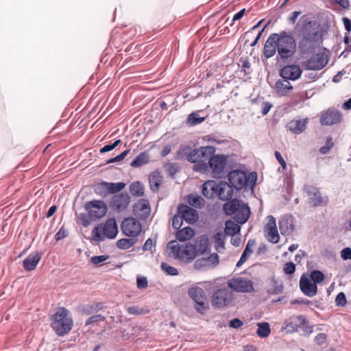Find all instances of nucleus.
<instances>
[{
  "instance_id": "nucleus-1",
  "label": "nucleus",
  "mask_w": 351,
  "mask_h": 351,
  "mask_svg": "<svg viewBox=\"0 0 351 351\" xmlns=\"http://www.w3.org/2000/svg\"><path fill=\"white\" fill-rule=\"evenodd\" d=\"M294 29L297 32L296 42L292 32L281 31L276 33L278 54L282 60L293 56L297 47L300 53L309 55L315 53L323 42L324 31L321 24L308 14L302 15Z\"/></svg>"
},
{
  "instance_id": "nucleus-2",
  "label": "nucleus",
  "mask_w": 351,
  "mask_h": 351,
  "mask_svg": "<svg viewBox=\"0 0 351 351\" xmlns=\"http://www.w3.org/2000/svg\"><path fill=\"white\" fill-rule=\"evenodd\" d=\"M51 326L58 336L68 334L73 326L70 311L64 307L58 308L51 317Z\"/></svg>"
},
{
  "instance_id": "nucleus-3",
  "label": "nucleus",
  "mask_w": 351,
  "mask_h": 351,
  "mask_svg": "<svg viewBox=\"0 0 351 351\" xmlns=\"http://www.w3.org/2000/svg\"><path fill=\"white\" fill-rule=\"evenodd\" d=\"M225 213L233 216L234 221L240 224L245 223L250 215V209L248 205L234 198L226 202L223 206Z\"/></svg>"
},
{
  "instance_id": "nucleus-4",
  "label": "nucleus",
  "mask_w": 351,
  "mask_h": 351,
  "mask_svg": "<svg viewBox=\"0 0 351 351\" xmlns=\"http://www.w3.org/2000/svg\"><path fill=\"white\" fill-rule=\"evenodd\" d=\"M229 183L236 189L241 190L247 186L253 188L257 180L256 172L250 174L240 170H232L228 174Z\"/></svg>"
},
{
  "instance_id": "nucleus-5",
  "label": "nucleus",
  "mask_w": 351,
  "mask_h": 351,
  "mask_svg": "<svg viewBox=\"0 0 351 351\" xmlns=\"http://www.w3.org/2000/svg\"><path fill=\"white\" fill-rule=\"evenodd\" d=\"M118 233V226L114 218L107 219L104 223L97 225L92 231L95 241L100 242L105 239H112Z\"/></svg>"
},
{
  "instance_id": "nucleus-6",
  "label": "nucleus",
  "mask_w": 351,
  "mask_h": 351,
  "mask_svg": "<svg viewBox=\"0 0 351 351\" xmlns=\"http://www.w3.org/2000/svg\"><path fill=\"white\" fill-rule=\"evenodd\" d=\"M233 295L229 287H223L214 291L211 303L215 308L228 306L232 301Z\"/></svg>"
},
{
  "instance_id": "nucleus-7",
  "label": "nucleus",
  "mask_w": 351,
  "mask_h": 351,
  "mask_svg": "<svg viewBox=\"0 0 351 351\" xmlns=\"http://www.w3.org/2000/svg\"><path fill=\"white\" fill-rule=\"evenodd\" d=\"M189 295L195 302V308L198 313H204V310L208 308L207 297L204 290L197 286L189 289Z\"/></svg>"
},
{
  "instance_id": "nucleus-8",
  "label": "nucleus",
  "mask_w": 351,
  "mask_h": 351,
  "mask_svg": "<svg viewBox=\"0 0 351 351\" xmlns=\"http://www.w3.org/2000/svg\"><path fill=\"white\" fill-rule=\"evenodd\" d=\"M90 219H100L105 216L108 211L106 203L101 200H93L85 204Z\"/></svg>"
},
{
  "instance_id": "nucleus-9",
  "label": "nucleus",
  "mask_w": 351,
  "mask_h": 351,
  "mask_svg": "<svg viewBox=\"0 0 351 351\" xmlns=\"http://www.w3.org/2000/svg\"><path fill=\"white\" fill-rule=\"evenodd\" d=\"M121 230L125 236L137 238L141 232V224L134 218H125L121 223Z\"/></svg>"
},
{
  "instance_id": "nucleus-10",
  "label": "nucleus",
  "mask_w": 351,
  "mask_h": 351,
  "mask_svg": "<svg viewBox=\"0 0 351 351\" xmlns=\"http://www.w3.org/2000/svg\"><path fill=\"white\" fill-rule=\"evenodd\" d=\"M308 59L305 63V69L309 71L321 70L323 69L328 62V56L322 52L317 53Z\"/></svg>"
},
{
  "instance_id": "nucleus-11",
  "label": "nucleus",
  "mask_w": 351,
  "mask_h": 351,
  "mask_svg": "<svg viewBox=\"0 0 351 351\" xmlns=\"http://www.w3.org/2000/svg\"><path fill=\"white\" fill-rule=\"evenodd\" d=\"M227 164V157L224 155H215L208 162L209 167L212 170L213 177L221 178L223 174L224 169Z\"/></svg>"
},
{
  "instance_id": "nucleus-12",
  "label": "nucleus",
  "mask_w": 351,
  "mask_h": 351,
  "mask_svg": "<svg viewBox=\"0 0 351 351\" xmlns=\"http://www.w3.org/2000/svg\"><path fill=\"white\" fill-rule=\"evenodd\" d=\"M228 287L237 292L247 293L251 292L253 287V282L243 278H232L228 281Z\"/></svg>"
},
{
  "instance_id": "nucleus-13",
  "label": "nucleus",
  "mask_w": 351,
  "mask_h": 351,
  "mask_svg": "<svg viewBox=\"0 0 351 351\" xmlns=\"http://www.w3.org/2000/svg\"><path fill=\"white\" fill-rule=\"evenodd\" d=\"M302 73V69L297 64L286 65L280 71V76L288 81H295L301 77Z\"/></svg>"
},
{
  "instance_id": "nucleus-14",
  "label": "nucleus",
  "mask_w": 351,
  "mask_h": 351,
  "mask_svg": "<svg viewBox=\"0 0 351 351\" xmlns=\"http://www.w3.org/2000/svg\"><path fill=\"white\" fill-rule=\"evenodd\" d=\"M265 229L267 231V240L274 244L278 243L280 237L276 227V219L272 215L267 217Z\"/></svg>"
},
{
  "instance_id": "nucleus-15",
  "label": "nucleus",
  "mask_w": 351,
  "mask_h": 351,
  "mask_svg": "<svg viewBox=\"0 0 351 351\" xmlns=\"http://www.w3.org/2000/svg\"><path fill=\"white\" fill-rule=\"evenodd\" d=\"M178 213L181 215L182 219L189 224L194 223L198 219L197 211L187 205H180L178 207Z\"/></svg>"
},
{
  "instance_id": "nucleus-16",
  "label": "nucleus",
  "mask_w": 351,
  "mask_h": 351,
  "mask_svg": "<svg viewBox=\"0 0 351 351\" xmlns=\"http://www.w3.org/2000/svg\"><path fill=\"white\" fill-rule=\"evenodd\" d=\"M278 225L281 234L289 236L295 229L294 218L291 215H286L280 219Z\"/></svg>"
},
{
  "instance_id": "nucleus-17",
  "label": "nucleus",
  "mask_w": 351,
  "mask_h": 351,
  "mask_svg": "<svg viewBox=\"0 0 351 351\" xmlns=\"http://www.w3.org/2000/svg\"><path fill=\"white\" fill-rule=\"evenodd\" d=\"M278 44L276 40V33H273L269 35L267 39L263 49V55L268 59L274 56L278 51Z\"/></svg>"
},
{
  "instance_id": "nucleus-18",
  "label": "nucleus",
  "mask_w": 351,
  "mask_h": 351,
  "mask_svg": "<svg viewBox=\"0 0 351 351\" xmlns=\"http://www.w3.org/2000/svg\"><path fill=\"white\" fill-rule=\"evenodd\" d=\"M300 287L302 293L308 297H313L317 293V287L314 282L303 274L300 280Z\"/></svg>"
},
{
  "instance_id": "nucleus-19",
  "label": "nucleus",
  "mask_w": 351,
  "mask_h": 351,
  "mask_svg": "<svg viewBox=\"0 0 351 351\" xmlns=\"http://www.w3.org/2000/svg\"><path fill=\"white\" fill-rule=\"evenodd\" d=\"M233 189L229 182L220 181L217 183V197L223 201L230 200L233 195Z\"/></svg>"
},
{
  "instance_id": "nucleus-20",
  "label": "nucleus",
  "mask_w": 351,
  "mask_h": 351,
  "mask_svg": "<svg viewBox=\"0 0 351 351\" xmlns=\"http://www.w3.org/2000/svg\"><path fill=\"white\" fill-rule=\"evenodd\" d=\"M130 202V195L127 193H122L112 197L111 204L118 211H122L128 207Z\"/></svg>"
},
{
  "instance_id": "nucleus-21",
  "label": "nucleus",
  "mask_w": 351,
  "mask_h": 351,
  "mask_svg": "<svg viewBox=\"0 0 351 351\" xmlns=\"http://www.w3.org/2000/svg\"><path fill=\"white\" fill-rule=\"evenodd\" d=\"M274 88L279 97H284L293 90V86L289 81L281 77L276 82Z\"/></svg>"
},
{
  "instance_id": "nucleus-22",
  "label": "nucleus",
  "mask_w": 351,
  "mask_h": 351,
  "mask_svg": "<svg viewBox=\"0 0 351 351\" xmlns=\"http://www.w3.org/2000/svg\"><path fill=\"white\" fill-rule=\"evenodd\" d=\"M341 118V113L338 110H328L322 114L320 117V123L325 125H331L340 122Z\"/></svg>"
},
{
  "instance_id": "nucleus-23",
  "label": "nucleus",
  "mask_w": 351,
  "mask_h": 351,
  "mask_svg": "<svg viewBox=\"0 0 351 351\" xmlns=\"http://www.w3.org/2000/svg\"><path fill=\"white\" fill-rule=\"evenodd\" d=\"M304 190L309 197L310 202L314 206H320L323 202L320 191L315 186L311 185H305Z\"/></svg>"
},
{
  "instance_id": "nucleus-24",
  "label": "nucleus",
  "mask_w": 351,
  "mask_h": 351,
  "mask_svg": "<svg viewBox=\"0 0 351 351\" xmlns=\"http://www.w3.org/2000/svg\"><path fill=\"white\" fill-rule=\"evenodd\" d=\"M307 123V118L303 119H293L288 123L287 128L293 133L300 134L306 130Z\"/></svg>"
},
{
  "instance_id": "nucleus-25",
  "label": "nucleus",
  "mask_w": 351,
  "mask_h": 351,
  "mask_svg": "<svg viewBox=\"0 0 351 351\" xmlns=\"http://www.w3.org/2000/svg\"><path fill=\"white\" fill-rule=\"evenodd\" d=\"M217 183L215 180H208L202 185V193L207 199L217 196Z\"/></svg>"
},
{
  "instance_id": "nucleus-26",
  "label": "nucleus",
  "mask_w": 351,
  "mask_h": 351,
  "mask_svg": "<svg viewBox=\"0 0 351 351\" xmlns=\"http://www.w3.org/2000/svg\"><path fill=\"white\" fill-rule=\"evenodd\" d=\"M40 260V256L38 252L29 254L23 260V268L27 271L34 270Z\"/></svg>"
},
{
  "instance_id": "nucleus-27",
  "label": "nucleus",
  "mask_w": 351,
  "mask_h": 351,
  "mask_svg": "<svg viewBox=\"0 0 351 351\" xmlns=\"http://www.w3.org/2000/svg\"><path fill=\"white\" fill-rule=\"evenodd\" d=\"M307 321L304 315H298L294 318L293 321L289 322L286 324L285 329L289 332H294L298 331L299 327L306 325Z\"/></svg>"
},
{
  "instance_id": "nucleus-28",
  "label": "nucleus",
  "mask_w": 351,
  "mask_h": 351,
  "mask_svg": "<svg viewBox=\"0 0 351 351\" xmlns=\"http://www.w3.org/2000/svg\"><path fill=\"white\" fill-rule=\"evenodd\" d=\"M162 181V176L160 175L158 171H154L151 173L149 176L150 189L153 192H156L158 190Z\"/></svg>"
},
{
  "instance_id": "nucleus-29",
  "label": "nucleus",
  "mask_w": 351,
  "mask_h": 351,
  "mask_svg": "<svg viewBox=\"0 0 351 351\" xmlns=\"http://www.w3.org/2000/svg\"><path fill=\"white\" fill-rule=\"evenodd\" d=\"M167 248L169 249V255L176 259H183L182 254V245H180L176 241H171L167 244Z\"/></svg>"
},
{
  "instance_id": "nucleus-30",
  "label": "nucleus",
  "mask_w": 351,
  "mask_h": 351,
  "mask_svg": "<svg viewBox=\"0 0 351 351\" xmlns=\"http://www.w3.org/2000/svg\"><path fill=\"white\" fill-rule=\"evenodd\" d=\"M149 161V154L147 152L140 153L134 160L130 163V166L134 168L140 167Z\"/></svg>"
},
{
  "instance_id": "nucleus-31",
  "label": "nucleus",
  "mask_w": 351,
  "mask_h": 351,
  "mask_svg": "<svg viewBox=\"0 0 351 351\" xmlns=\"http://www.w3.org/2000/svg\"><path fill=\"white\" fill-rule=\"evenodd\" d=\"M199 149L201 162H205L214 156L215 148L213 146L201 147Z\"/></svg>"
},
{
  "instance_id": "nucleus-32",
  "label": "nucleus",
  "mask_w": 351,
  "mask_h": 351,
  "mask_svg": "<svg viewBox=\"0 0 351 351\" xmlns=\"http://www.w3.org/2000/svg\"><path fill=\"white\" fill-rule=\"evenodd\" d=\"M195 234L193 229L191 227H185L176 233V239L180 241H186L191 239Z\"/></svg>"
},
{
  "instance_id": "nucleus-33",
  "label": "nucleus",
  "mask_w": 351,
  "mask_h": 351,
  "mask_svg": "<svg viewBox=\"0 0 351 351\" xmlns=\"http://www.w3.org/2000/svg\"><path fill=\"white\" fill-rule=\"evenodd\" d=\"M137 241L138 239L135 237L121 239L117 241L116 245L119 249L128 250L134 245Z\"/></svg>"
},
{
  "instance_id": "nucleus-34",
  "label": "nucleus",
  "mask_w": 351,
  "mask_h": 351,
  "mask_svg": "<svg viewBox=\"0 0 351 351\" xmlns=\"http://www.w3.org/2000/svg\"><path fill=\"white\" fill-rule=\"evenodd\" d=\"M134 212L142 211L145 217H147L150 213L149 204L147 200L140 199L134 207Z\"/></svg>"
},
{
  "instance_id": "nucleus-35",
  "label": "nucleus",
  "mask_w": 351,
  "mask_h": 351,
  "mask_svg": "<svg viewBox=\"0 0 351 351\" xmlns=\"http://www.w3.org/2000/svg\"><path fill=\"white\" fill-rule=\"evenodd\" d=\"M182 254L183 255V259H193L197 256L195 246L191 243H186L185 245H182Z\"/></svg>"
},
{
  "instance_id": "nucleus-36",
  "label": "nucleus",
  "mask_w": 351,
  "mask_h": 351,
  "mask_svg": "<svg viewBox=\"0 0 351 351\" xmlns=\"http://www.w3.org/2000/svg\"><path fill=\"white\" fill-rule=\"evenodd\" d=\"M188 203L193 207L200 208L204 206L205 201L202 196L191 193L188 196Z\"/></svg>"
},
{
  "instance_id": "nucleus-37",
  "label": "nucleus",
  "mask_w": 351,
  "mask_h": 351,
  "mask_svg": "<svg viewBox=\"0 0 351 351\" xmlns=\"http://www.w3.org/2000/svg\"><path fill=\"white\" fill-rule=\"evenodd\" d=\"M239 223L233 221L228 220L225 224V233L228 235L234 236L240 232L241 228Z\"/></svg>"
},
{
  "instance_id": "nucleus-38",
  "label": "nucleus",
  "mask_w": 351,
  "mask_h": 351,
  "mask_svg": "<svg viewBox=\"0 0 351 351\" xmlns=\"http://www.w3.org/2000/svg\"><path fill=\"white\" fill-rule=\"evenodd\" d=\"M95 193L100 196L106 197L108 195V182L101 181L93 186Z\"/></svg>"
},
{
  "instance_id": "nucleus-39",
  "label": "nucleus",
  "mask_w": 351,
  "mask_h": 351,
  "mask_svg": "<svg viewBox=\"0 0 351 351\" xmlns=\"http://www.w3.org/2000/svg\"><path fill=\"white\" fill-rule=\"evenodd\" d=\"M130 191L133 196L141 197L144 194L143 184L139 181L132 182L130 185Z\"/></svg>"
},
{
  "instance_id": "nucleus-40",
  "label": "nucleus",
  "mask_w": 351,
  "mask_h": 351,
  "mask_svg": "<svg viewBox=\"0 0 351 351\" xmlns=\"http://www.w3.org/2000/svg\"><path fill=\"white\" fill-rule=\"evenodd\" d=\"M204 120L205 117H200L199 112H193L188 116L186 123L189 126H195L200 124Z\"/></svg>"
},
{
  "instance_id": "nucleus-41",
  "label": "nucleus",
  "mask_w": 351,
  "mask_h": 351,
  "mask_svg": "<svg viewBox=\"0 0 351 351\" xmlns=\"http://www.w3.org/2000/svg\"><path fill=\"white\" fill-rule=\"evenodd\" d=\"M258 329L256 334L258 337L265 338L269 335L271 332L270 326L267 322H261L257 324Z\"/></svg>"
},
{
  "instance_id": "nucleus-42",
  "label": "nucleus",
  "mask_w": 351,
  "mask_h": 351,
  "mask_svg": "<svg viewBox=\"0 0 351 351\" xmlns=\"http://www.w3.org/2000/svg\"><path fill=\"white\" fill-rule=\"evenodd\" d=\"M208 245V240L205 238H201L194 245V246H195L196 254L197 255L204 254L207 250Z\"/></svg>"
},
{
  "instance_id": "nucleus-43",
  "label": "nucleus",
  "mask_w": 351,
  "mask_h": 351,
  "mask_svg": "<svg viewBox=\"0 0 351 351\" xmlns=\"http://www.w3.org/2000/svg\"><path fill=\"white\" fill-rule=\"evenodd\" d=\"M104 308V304L101 302H97L93 304L86 305L84 308L85 314L90 315L93 313H97L99 311Z\"/></svg>"
},
{
  "instance_id": "nucleus-44",
  "label": "nucleus",
  "mask_w": 351,
  "mask_h": 351,
  "mask_svg": "<svg viewBox=\"0 0 351 351\" xmlns=\"http://www.w3.org/2000/svg\"><path fill=\"white\" fill-rule=\"evenodd\" d=\"M307 98V93L306 92H299L293 95L290 104L292 106H296L300 103L303 102Z\"/></svg>"
},
{
  "instance_id": "nucleus-45",
  "label": "nucleus",
  "mask_w": 351,
  "mask_h": 351,
  "mask_svg": "<svg viewBox=\"0 0 351 351\" xmlns=\"http://www.w3.org/2000/svg\"><path fill=\"white\" fill-rule=\"evenodd\" d=\"M200 154H199V149H193L191 150L187 154L186 158L188 161L192 162V163H196L201 162L200 159Z\"/></svg>"
},
{
  "instance_id": "nucleus-46",
  "label": "nucleus",
  "mask_w": 351,
  "mask_h": 351,
  "mask_svg": "<svg viewBox=\"0 0 351 351\" xmlns=\"http://www.w3.org/2000/svg\"><path fill=\"white\" fill-rule=\"evenodd\" d=\"M125 186L124 182H108V195L121 191Z\"/></svg>"
},
{
  "instance_id": "nucleus-47",
  "label": "nucleus",
  "mask_w": 351,
  "mask_h": 351,
  "mask_svg": "<svg viewBox=\"0 0 351 351\" xmlns=\"http://www.w3.org/2000/svg\"><path fill=\"white\" fill-rule=\"evenodd\" d=\"M310 278L316 285L317 283H320L324 280V275L319 270H313L310 274Z\"/></svg>"
},
{
  "instance_id": "nucleus-48",
  "label": "nucleus",
  "mask_w": 351,
  "mask_h": 351,
  "mask_svg": "<svg viewBox=\"0 0 351 351\" xmlns=\"http://www.w3.org/2000/svg\"><path fill=\"white\" fill-rule=\"evenodd\" d=\"M161 269L167 274L170 276H176L178 274V271L176 268L169 265L165 262L162 263L161 264Z\"/></svg>"
},
{
  "instance_id": "nucleus-49",
  "label": "nucleus",
  "mask_w": 351,
  "mask_h": 351,
  "mask_svg": "<svg viewBox=\"0 0 351 351\" xmlns=\"http://www.w3.org/2000/svg\"><path fill=\"white\" fill-rule=\"evenodd\" d=\"M255 244L256 241L254 240H249L241 257H242L243 258L247 259V257L250 256L251 254L253 252V250L251 249V247L254 246Z\"/></svg>"
},
{
  "instance_id": "nucleus-50",
  "label": "nucleus",
  "mask_w": 351,
  "mask_h": 351,
  "mask_svg": "<svg viewBox=\"0 0 351 351\" xmlns=\"http://www.w3.org/2000/svg\"><path fill=\"white\" fill-rule=\"evenodd\" d=\"M209 165L205 162H196L195 165H193V169L194 171L199 172V173H206L208 171Z\"/></svg>"
},
{
  "instance_id": "nucleus-51",
  "label": "nucleus",
  "mask_w": 351,
  "mask_h": 351,
  "mask_svg": "<svg viewBox=\"0 0 351 351\" xmlns=\"http://www.w3.org/2000/svg\"><path fill=\"white\" fill-rule=\"evenodd\" d=\"M106 320V317L100 314L95 315L91 317H90L86 321V325H93L94 324L98 323L99 322H104Z\"/></svg>"
},
{
  "instance_id": "nucleus-52",
  "label": "nucleus",
  "mask_w": 351,
  "mask_h": 351,
  "mask_svg": "<svg viewBox=\"0 0 351 351\" xmlns=\"http://www.w3.org/2000/svg\"><path fill=\"white\" fill-rule=\"evenodd\" d=\"M183 221L184 220L182 219L181 215L179 213H178L173 216L172 219L173 228L174 229H179L182 226Z\"/></svg>"
},
{
  "instance_id": "nucleus-53",
  "label": "nucleus",
  "mask_w": 351,
  "mask_h": 351,
  "mask_svg": "<svg viewBox=\"0 0 351 351\" xmlns=\"http://www.w3.org/2000/svg\"><path fill=\"white\" fill-rule=\"evenodd\" d=\"M214 239L217 249L224 247V236L221 233H216L214 236Z\"/></svg>"
},
{
  "instance_id": "nucleus-54",
  "label": "nucleus",
  "mask_w": 351,
  "mask_h": 351,
  "mask_svg": "<svg viewBox=\"0 0 351 351\" xmlns=\"http://www.w3.org/2000/svg\"><path fill=\"white\" fill-rule=\"evenodd\" d=\"M295 271V265L293 262H288L285 264L283 271L285 274L291 275Z\"/></svg>"
},
{
  "instance_id": "nucleus-55",
  "label": "nucleus",
  "mask_w": 351,
  "mask_h": 351,
  "mask_svg": "<svg viewBox=\"0 0 351 351\" xmlns=\"http://www.w3.org/2000/svg\"><path fill=\"white\" fill-rule=\"evenodd\" d=\"M336 305L338 306H343L346 304V297L344 293L340 292L335 298Z\"/></svg>"
},
{
  "instance_id": "nucleus-56",
  "label": "nucleus",
  "mask_w": 351,
  "mask_h": 351,
  "mask_svg": "<svg viewBox=\"0 0 351 351\" xmlns=\"http://www.w3.org/2000/svg\"><path fill=\"white\" fill-rule=\"evenodd\" d=\"M130 152V149H127V150L123 152L121 154L117 156L116 157L109 159L107 161V163L110 164V163L117 162H119V161L123 160L124 158L129 154Z\"/></svg>"
},
{
  "instance_id": "nucleus-57",
  "label": "nucleus",
  "mask_w": 351,
  "mask_h": 351,
  "mask_svg": "<svg viewBox=\"0 0 351 351\" xmlns=\"http://www.w3.org/2000/svg\"><path fill=\"white\" fill-rule=\"evenodd\" d=\"M108 258L109 256L108 255L94 256L91 257L90 261L94 265H98L106 261Z\"/></svg>"
},
{
  "instance_id": "nucleus-58",
  "label": "nucleus",
  "mask_w": 351,
  "mask_h": 351,
  "mask_svg": "<svg viewBox=\"0 0 351 351\" xmlns=\"http://www.w3.org/2000/svg\"><path fill=\"white\" fill-rule=\"evenodd\" d=\"M148 281L146 277L138 276L136 280V285L138 289H143L147 288Z\"/></svg>"
},
{
  "instance_id": "nucleus-59",
  "label": "nucleus",
  "mask_w": 351,
  "mask_h": 351,
  "mask_svg": "<svg viewBox=\"0 0 351 351\" xmlns=\"http://www.w3.org/2000/svg\"><path fill=\"white\" fill-rule=\"evenodd\" d=\"M326 339L327 335L325 333L321 332L315 336L314 340L317 345L322 346L326 343Z\"/></svg>"
},
{
  "instance_id": "nucleus-60",
  "label": "nucleus",
  "mask_w": 351,
  "mask_h": 351,
  "mask_svg": "<svg viewBox=\"0 0 351 351\" xmlns=\"http://www.w3.org/2000/svg\"><path fill=\"white\" fill-rule=\"evenodd\" d=\"M341 258L344 261L351 259V248L349 247L343 248L341 251Z\"/></svg>"
},
{
  "instance_id": "nucleus-61",
  "label": "nucleus",
  "mask_w": 351,
  "mask_h": 351,
  "mask_svg": "<svg viewBox=\"0 0 351 351\" xmlns=\"http://www.w3.org/2000/svg\"><path fill=\"white\" fill-rule=\"evenodd\" d=\"M243 325V322L239 318H234L230 321L229 326L232 328H239Z\"/></svg>"
},
{
  "instance_id": "nucleus-62",
  "label": "nucleus",
  "mask_w": 351,
  "mask_h": 351,
  "mask_svg": "<svg viewBox=\"0 0 351 351\" xmlns=\"http://www.w3.org/2000/svg\"><path fill=\"white\" fill-rule=\"evenodd\" d=\"M167 169L168 173L171 176H173L178 171V167L176 163L168 164L167 166Z\"/></svg>"
},
{
  "instance_id": "nucleus-63",
  "label": "nucleus",
  "mask_w": 351,
  "mask_h": 351,
  "mask_svg": "<svg viewBox=\"0 0 351 351\" xmlns=\"http://www.w3.org/2000/svg\"><path fill=\"white\" fill-rule=\"evenodd\" d=\"M68 235L66 230L64 228V227H62L58 232L55 234V239L56 241H60L61 239H64Z\"/></svg>"
},
{
  "instance_id": "nucleus-64",
  "label": "nucleus",
  "mask_w": 351,
  "mask_h": 351,
  "mask_svg": "<svg viewBox=\"0 0 351 351\" xmlns=\"http://www.w3.org/2000/svg\"><path fill=\"white\" fill-rule=\"evenodd\" d=\"M275 157L278 162L280 164L282 168L283 169H286L287 168V162L281 156L280 153L278 151H276L274 153Z\"/></svg>"
}]
</instances>
